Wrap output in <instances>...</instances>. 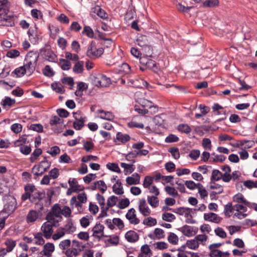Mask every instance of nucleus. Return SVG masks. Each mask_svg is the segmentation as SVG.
<instances>
[{
	"label": "nucleus",
	"instance_id": "obj_33",
	"mask_svg": "<svg viewBox=\"0 0 257 257\" xmlns=\"http://www.w3.org/2000/svg\"><path fill=\"white\" fill-rule=\"evenodd\" d=\"M60 66L63 70H68L71 68V63L67 59H60Z\"/></svg>",
	"mask_w": 257,
	"mask_h": 257
},
{
	"label": "nucleus",
	"instance_id": "obj_37",
	"mask_svg": "<svg viewBox=\"0 0 257 257\" xmlns=\"http://www.w3.org/2000/svg\"><path fill=\"white\" fill-rule=\"evenodd\" d=\"M186 245L189 248L195 250L198 247L199 242H198L194 238L193 239L187 240L186 242Z\"/></svg>",
	"mask_w": 257,
	"mask_h": 257
},
{
	"label": "nucleus",
	"instance_id": "obj_21",
	"mask_svg": "<svg viewBox=\"0 0 257 257\" xmlns=\"http://www.w3.org/2000/svg\"><path fill=\"white\" fill-rule=\"evenodd\" d=\"M97 112L100 114L99 117L102 119L112 120L114 118V116L110 111H105L103 110L99 109L97 110Z\"/></svg>",
	"mask_w": 257,
	"mask_h": 257
},
{
	"label": "nucleus",
	"instance_id": "obj_61",
	"mask_svg": "<svg viewBox=\"0 0 257 257\" xmlns=\"http://www.w3.org/2000/svg\"><path fill=\"white\" fill-rule=\"evenodd\" d=\"M168 240L170 243L176 244L178 241V237L176 234L171 232L168 237Z\"/></svg>",
	"mask_w": 257,
	"mask_h": 257
},
{
	"label": "nucleus",
	"instance_id": "obj_36",
	"mask_svg": "<svg viewBox=\"0 0 257 257\" xmlns=\"http://www.w3.org/2000/svg\"><path fill=\"white\" fill-rule=\"evenodd\" d=\"M42 151L40 148L36 149L34 150L33 153L31 154L30 158V161L31 162H34L42 154Z\"/></svg>",
	"mask_w": 257,
	"mask_h": 257
},
{
	"label": "nucleus",
	"instance_id": "obj_51",
	"mask_svg": "<svg viewBox=\"0 0 257 257\" xmlns=\"http://www.w3.org/2000/svg\"><path fill=\"white\" fill-rule=\"evenodd\" d=\"M36 239L35 243L38 245H43L45 243V240L43 238V234L41 232H38L34 235Z\"/></svg>",
	"mask_w": 257,
	"mask_h": 257
},
{
	"label": "nucleus",
	"instance_id": "obj_62",
	"mask_svg": "<svg viewBox=\"0 0 257 257\" xmlns=\"http://www.w3.org/2000/svg\"><path fill=\"white\" fill-rule=\"evenodd\" d=\"M31 148L30 145L27 146L24 145L23 146H21V148H20V152L25 155H29L31 152Z\"/></svg>",
	"mask_w": 257,
	"mask_h": 257
},
{
	"label": "nucleus",
	"instance_id": "obj_57",
	"mask_svg": "<svg viewBox=\"0 0 257 257\" xmlns=\"http://www.w3.org/2000/svg\"><path fill=\"white\" fill-rule=\"evenodd\" d=\"M43 73L44 75L48 77H51L54 75L53 70L49 65H46L45 67L43 70Z\"/></svg>",
	"mask_w": 257,
	"mask_h": 257
},
{
	"label": "nucleus",
	"instance_id": "obj_14",
	"mask_svg": "<svg viewBox=\"0 0 257 257\" xmlns=\"http://www.w3.org/2000/svg\"><path fill=\"white\" fill-rule=\"evenodd\" d=\"M154 234L150 233L148 235V237L152 239H160L165 237L164 231L162 229L157 228L154 231Z\"/></svg>",
	"mask_w": 257,
	"mask_h": 257
},
{
	"label": "nucleus",
	"instance_id": "obj_63",
	"mask_svg": "<svg viewBox=\"0 0 257 257\" xmlns=\"http://www.w3.org/2000/svg\"><path fill=\"white\" fill-rule=\"evenodd\" d=\"M65 254L67 257H73L78 255L79 252L76 248H73L67 249Z\"/></svg>",
	"mask_w": 257,
	"mask_h": 257
},
{
	"label": "nucleus",
	"instance_id": "obj_27",
	"mask_svg": "<svg viewBox=\"0 0 257 257\" xmlns=\"http://www.w3.org/2000/svg\"><path fill=\"white\" fill-rule=\"evenodd\" d=\"M84 62L82 61H78L74 65L73 68V71L75 73H82L83 71Z\"/></svg>",
	"mask_w": 257,
	"mask_h": 257
},
{
	"label": "nucleus",
	"instance_id": "obj_2",
	"mask_svg": "<svg viewBox=\"0 0 257 257\" xmlns=\"http://www.w3.org/2000/svg\"><path fill=\"white\" fill-rule=\"evenodd\" d=\"M51 162L47 160H43L38 164L35 165L32 168V172L37 176H42L47 172L51 166Z\"/></svg>",
	"mask_w": 257,
	"mask_h": 257
},
{
	"label": "nucleus",
	"instance_id": "obj_35",
	"mask_svg": "<svg viewBox=\"0 0 257 257\" xmlns=\"http://www.w3.org/2000/svg\"><path fill=\"white\" fill-rule=\"evenodd\" d=\"M63 119L60 118V117L54 115L50 119L49 123L51 126L56 125L57 124H62L63 123Z\"/></svg>",
	"mask_w": 257,
	"mask_h": 257
},
{
	"label": "nucleus",
	"instance_id": "obj_17",
	"mask_svg": "<svg viewBox=\"0 0 257 257\" xmlns=\"http://www.w3.org/2000/svg\"><path fill=\"white\" fill-rule=\"evenodd\" d=\"M181 231L184 235L188 237L192 236L197 232V231L193 229V227L187 225H184L181 228Z\"/></svg>",
	"mask_w": 257,
	"mask_h": 257
},
{
	"label": "nucleus",
	"instance_id": "obj_50",
	"mask_svg": "<svg viewBox=\"0 0 257 257\" xmlns=\"http://www.w3.org/2000/svg\"><path fill=\"white\" fill-rule=\"evenodd\" d=\"M153 180L154 178L153 177L150 176H146L143 184L144 187L145 188H150V186L153 182Z\"/></svg>",
	"mask_w": 257,
	"mask_h": 257
},
{
	"label": "nucleus",
	"instance_id": "obj_26",
	"mask_svg": "<svg viewBox=\"0 0 257 257\" xmlns=\"http://www.w3.org/2000/svg\"><path fill=\"white\" fill-rule=\"evenodd\" d=\"M130 139V136L127 134H123L121 132H118L116 134V140L122 144L128 142Z\"/></svg>",
	"mask_w": 257,
	"mask_h": 257
},
{
	"label": "nucleus",
	"instance_id": "obj_13",
	"mask_svg": "<svg viewBox=\"0 0 257 257\" xmlns=\"http://www.w3.org/2000/svg\"><path fill=\"white\" fill-rule=\"evenodd\" d=\"M45 197V192L44 191H39L37 189L31 195V202H34L37 200L42 201Z\"/></svg>",
	"mask_w": 257,
	"mask_h": 257
},
{
	"label": "nucleus",
	"instance_id": "obj_8",
	"mask_svg": "<svg viewBox=\"0 0 257 257\" xmlns=\"http://www.w3.org/2000/svg\"><path fill=\"white\" fill-rule=\"evenodd\" d=\"M139 210L144 216H148L151 213V211L148 206L145 199L140 200L139 202Z\"/></svg>",
	"mask_w": 257,
	"mask_h": 257
},
{
	"label": "nucleus",
	"instance_id": "obj_60",
	"mask_svg": "<svg viewBox=\"0 0 257 257\" xmlns=\"http://www.w3.org/2000/svg\"><path fill=\"white\" fill-rule=\"evenodd\" d=\"M11 129L14 133L18 134L22 131V125L18 123L13 124L11 126Z\"/></svg>",
	"mask_w": 257,
	"mask_h": 257
},
{
	"label": "nucleus",
	"instance_id": "obj_44",
	"mask_svg": "<svg viewBox=\"0 0 257 257\" xmlns=\"http://www.w3.org/2000/svg\"><path fill=\"white\" fill-rule=\"evenodd\" d=\"M82 34L85 35L90 38H92L94 37L93 31L89 26H85L84 27Z\"/></svg>",
	"mask_w": 257,
	"mask_h": 257
},
{
	"label": "nucleus",
	"instance_id": "obj_64",
	"mask_svg": "<svg viewBox=\"0 0 257 257\" xmlns=\"http://www.w3.org/2000/svg\"><path fill=\"white\" fill-rule=\"evenodd\" d=\"M209 256L210 257H222V252L218 249H209Z\"/></svg>",
	"mask_w": 257,
	"mask_h": 257
},
{
	"label": "nucleus",
	"instance_id": "obj_54",
	"mask_svg": "<svg viewBox=\"0 0 257 257\" xmlns=\"http://www.w3.org/2000/svg\"><path fill=\"white\" fill-rule=\"evenodd\" d=\"M165 190L167 194L173 197H176L178 195L177 191L174 187L168 186L165 188Z\"/></svg>",
	"mask_w": 257,
	"mask_h": 257
},
{
	"label": "nucleus",
	"instance_id": "obj_12",
	"mask_svg": "<svg viewBox=\"0 0 257 257\" xmlns=\"http://www.w3.org/2000/svg\"><path fill=\"white\" fill-rule=\"evenodd\" d=\"M204 219L206 221L218 223L220 222L222 218L219 217L217 214L210 212L209 213H204Z\"/></svg>",
	"mask_w": 257,
	"mask_h": 257
},
{
	"label": "nucleus",
	"instance_id": "obj_46",
	"mask_svg": "<svg viewBox=\"0 0 257 257\" xmlns=\"http://www.w3.org/2000/svg\"><path fill=\"white\" fill-rule=\"evenodd\" d=\"M162 219L167 222H172L176 219V217L173 214L165 212L162 214Z\"/></svg>",
	"mask_w": 257,
	"mask_h": 257
},
{
	"label": "nucleus",
	"instance_id": "obj_16",
	"mask_svg": "<svg viewBox=\"0 0 257 257\" xmlns=\"http://www.w3.org/2000/svg\"><path fill=\"white\" fill-rule=\"evenodd\" d=\"M1 23L2 25L7 27H12L15 25V21L13 17L6 15L1 17Z\"/></svg>",
	"mask_w": 257,
	"mask_h": 257
},
{
	"label": "nucleus",
	"instance_id": "obj_10",
	"mask_svg": "<svg viewBox=\"0 0 257 257\" xmlns=\"http://www.w3.org/2000/svg\"><path fill=\"white\" fill-rule=\"evenodd\" d=\"M52 227L51 224L48 222H45L42 225L41 230L43 232V235L46 238L49 239L52 236L53 232Z\"/></svg>",
	"mask_w": 257,
	"mask_h": 257
},
{
	"label": "nucleus",
	"instance_id": "obj_43",
	"mask_svg": "<svg viewBox=\"0 0 257 257\" xmlns=\"http://www.w3.org/2000/svg\"><path fill=\"white\" fill-rule=\"evenodd\" d=\"M198 193L202 198H204L208 196V193L205 188L200 183H198L197 188Z\"/></svg>",
	"mask_w": 257,
	"mask_h": 257
},
{
	"label": "nucleus",
	"instance_id": "obj_42",
	"mask_svg": "<svg viewBox=\"0 0 257 257\" xmlns=\"http://www.w3.org/2000/svg\"><path fill=\"white\" fill-rule=\"evenodd\" d=\"M24 190L25 192L31 195L37 190V188L33 184H27L25 185Z\"/></svg>",
	"mask_w": 257,
	"mask_h": 257
},
{
	"label": "nucleus",
	"instance_id": "obj_41",
	"mask_svg": "<svg viewBox=\"0 0 257 257\" xmlns=\"http://www.w3.org/2000/svg\"><path fill=\"white\" fill-rule=\"evenodd\" d=\"M131 71V67L130 65L126 63H123L119 67V72L121 74H127Z\"/></svg>",
	"mask_w": 257,
	"mask_h": 257
},
{
	"label": "nucleus",
	"instance_id": "obj_48",
	"mask_svg": "<svg viewBox=\"0 0 257 257\" xmlns=\"http://www.w3.org/2000/svg\"><path fill=\"white\" fill-rule=\"evenodd\" d=\"M178 129L179 132L186 134H189L191 131L190 127L187 124H179Z\"/></svg>",
	"mask_w": 257,
	"mask_h": 257
},
{
	"label": "nucleus",
	"instance_id": "obj_20",
	"mask_svg": "<svg viewBox=\"0 0 257 257\" xmlns=\"http://www.w3.org/2000/svg\"><path fill=\"white\" fill-rule=\"evenodd\" d=\"M39 58V54L37 51H31L28 52L26 56L25 61H31L37 64Z\"/></svg>",
	"mask_w": 257,
	"mask_h": 257
},
{
	"label": "nucleus",
	"instance_id": "obj_56",
	"mask_svg": "<svg viewBox=\"0 0 257 257\" xmlns=\"http://www.w3.org/2000/svg\"><path fill=\"white\" fill-rule=\"evenodd\" d=\"M15 102L16 101L15 99H12L9 97H6L2 104L4 107L6 106L11 107L14 104H15Z\"/></svg>",
	"mask_w": 257,
	"mask_h": 257
},
{
	"label": "nucleus",
	"instance_id": "obj_5",
	"mask_svg": "<svg viewBox=\"0 0 257 257\" xmlns=\"http://www.w3.org/2000/svg\"><path fill=\"white\" fill-rule=\"evenodd\" d=\"M104 227L103 225L100 223H96L92 229V236L98 240H100L102 237H107L104 234Z\"/></svg>",
	"mask_w": 257,
	"mask_h": 257
},
{
	"label": "nucleus",
	"instance_id": "obj_29",
	"mask_svg": "<svg viewBox=\"0 0 257 257\" xmlns=\"http://www.w3.org/2000/svg\"><path fill=\"white\" fill-rule=\"evenodd\" d=\"M52 89L56 92L63 94L65 92L64 87L60 82H55L51 84Z\"/></svg>",
	"mask_w": 257,
	"mask_h": 257
},
{
	"label": "nucleus",
	"instance_id": "obj_19",
	"mask_svg": "<svg viewBox=\"0 0 257 257\" xmlns=\"http://www.w3.org/2000/svg\"><path fill=\"white\" fill-rule=\"evenodd\" d=\"M91 13L96 14L98 17L102 19H105L107 18V14L101 9L100 7L97 6L92 8Z\"/></svg>",
	"mask_w": 257,
	"mask_h": 257
},
{
	"label": "nucleus",
	"instance_id": "obj_4",
	"mask_svg": "<svg viewBox=\"0 0 257 257\" xmlns=\"http://www.w3.org/2000/svg\"><path fill=\"white\" fill-rule=\"evenodd\" d=\"M62 210L58 204H55L50 212L46 216V219L47 221H51L53 219V217L61 218Z\"/></svg>",
	"mask_w": 257,
	"mask_h": 257
},
{
	"label": "nucleus",
	"instance_id": "obj_30",
	"mask_svg": "<svg viewBox=\"0 0 257 257\" xmlns=\"http://www.w3.org/2000/svg\"><path fill=\"white\" fill-rule=\"evenodd\" d=\"M120 166L124 169L125 175L128 173L131 174L135 170V168L133 164H128L125 163H121Z\"/></svg>",
	"mask_w": 257,
	"mask_h": 257
},
{
	"label": "nucleus",
	"instance_id": "obj_32",
	"mask_svg": "<svg viewBox=\"0 0 257 257\" xmlns=\"http://www.w3.org/2000/svg\"><path fill=\"white\" fill-rule=\"evenodd\" d=\"M29 40L32 43H36L38 41V36L33 30L29 29L27 32Z\"/></svg>",
	"mask_w": 257,
	"mask_h": 257
},
{
	"label": "nucleus",
	"instance_id": "obj_34",
	"mask_svg": "<svg viewBox=\"0 0 257 257\" xmlns=\"http://www.w3.org/2000/svg\"><path fill=\"white\" fill-rule=\"evenodd\" d=\"M233 210H234V206H232V203L228 202L224 206V213L226 216L229 217L231 216Z\"/></svg>",
	"mask_w": 257,
	"mask_h": 257
},
{
	"label": "nucleus",
	"instance_id": "obj_40",
	"mask_svg": "<svg viewBox=\"0 0 257 257\" xmlns=\"http://www.w3.org/2000/svg\"><path fill=\"white\" fill-rule=\"evenodd\" d=\"M86 119L75 120L73 122V127L76 130H80L84 125Z\"/></svg>",
	"mask_w": 257,
	"mask_h": 257
},
{
	"label": "nucleus",
	"instance_id": "obj_28",
	"mask_svg": "<svg viewBox=\"0 0 257 257\" xmlns=\"http://www.w3.org/2000/svg\"><path fill=\"white\" fill-rule=\"evenodd\" d=\"M25 63L24 64L23 67L24 69L26 70V72L31 73L33 72V71L35 69V67L36 66V63H34L31 62V61H25Z\"/></svg>",
	"mask_w": 257,
	"mask_h": 257
},
{
	"label": "nucleus",
	"instance_id": "obj_11",
	"mask_svg": "<svg viewBox=\"0 0 257 257\" xmlns=\"http://www.w3.org/2000/svg\"><path fill=\"white\" fill-rule=\"evenodd\" d=\"M141 104L144 108L147 107L150 109H152V110L150 111L151 114L155 113L158 111V107L157 105H155L152 101L147 99H142Z\"/></svg>",
	"mask_w": 257,
	"mask_h": 257
},
{
	"label": "nucleus",
	"instance_id": "obj_58",
	"mask_svg": "<svg viewBox=\"0 0 257 257\" xmlns=\"http://www.w3.org/2000/svg\"><path fill=\"white\" fill-rule=\"evenodd\" d=\"M20 55V52L16 49H12L7 52L6 56L11 58H15Z\"/></svg>",
	"mask_w": 257,
	"mask_h": 257
},
{
	"label": "nucleus",
	"instance_id": "obj_9",
	"mask_svg": "<svg viewBox=\"0 0 257 257\" xmlns=\"http://www.w3.org/2000/svg\"><path fill=\"white\" fill-rule=\"evenodd\" d=\"M125 217L129 220L131 224L136 225L139 224L140 222V219L137 217L136 210L133 208L128 210L125 215Z\"/></svg>",
	"mask_w": 257,
	"mask_h": 257
},
{
	"label": "nucleus",
	"instance_id": "obj_18",
	"mask_svg": "<svg viewBox=\"0 0 257 257\" xmlns=\"http://www.w3.org/2000/svg\"><path fill=\"white\" fill-rule=\"evenodd\" d=\"M125 238L130 242H135L139 240V236L135 231L130 230L125 233Z\"/></svg>",
	"mask_w": 257,
	"mask_h": 257
},
{
	"label": "nucleus",
	"instance_id": "obj_49",
	"mask_svg": "<svg viewBox=\"0 0 257 257\" xmlns=\"http://www.w3.org/2000/svg\"><path fill=\"white\" fill-rule=\"evenodd\" d=\"M89 218H92V217L91 216H86L80 219V223L82 227L86 228L89 225Z\"/></svg>",
	"mask_w": 257,
	"mask_h": 257
},
{
	"label": "nucleus",
	"instance_id": "obj_15",
	"mask_svg": "<svg viewBox=\"0 0 257 257\" xmlns=\"http://www.w3.org/2000/svg\"><path fill=\"white\" fill-rule=\"evenodd\" d=\"M39 213L35 210H30L26 217L27 222L28 223H32L36 221L39 217Z\"/></svg>",
	"mask_w": 257,
	"mask_h": 257
},
{
	"label": "nucleus",
	"instance_id": "obj_53",
	"mask_svg": "<svg viewBox=\"0 0 257 257\" xmlns=\"http://www.w3.org/2000/svg\"><path fill=\"white\" fill-rule=\"evenodd\" d=\"M106 167L107 169H108L109 170L113 171V172H117V173H121V171L118 166V165L117 164H115V163H108L107 165H106Z\"/></svg>",
	"mask_w": 257,
	"mask_h": 257
},
{
	"label": "nucleus",
	"instance_id": "obj_45",
	"mask_svg": "<svg viewBox=\"0 0 257 257\" xmlns=\"http://www.w3.org/2000/svg\"><path fill=\"white\" fill-rule=\"evenodd\" d=\"M146 65L148 68H150L155 72H157L159 69L157 66L156 62L153 60H149L146 63Z\"/></svg>",
	"mask_w": 257,
	"mask_h": 257
},
{
	"label": "nucleus",
	"instance_id": "obj_38",
	"mask_svg": "<svg viewBox=\"0 0 257 257\" xmlns=\"http://www.w3.org/2000/svg\"><path fill=\"white\" fill-rule=\"evenodd\" d=\"M5 244L7 246V251L8 252H11L16 246V242L11 239H8L5 242Z\"/></svg>",
	"mask_w": 257,
	"mask_h": 257
},
{
	"label": "nucleus",
	"instance_id": "obj_55",
	"mask_svg": "<svg viewBox=\"0 0 257 257\" xmlns=\"http://www.w3.org/2000/svg\"><path fill=\"white\" fill-rule=\"evenodd\" d=\"M96 184H97L98 189L103 194L107 190V186L102 180H99L96 182Z\"/></svg>",
	"mask_w": 257,
	"mask_h": 257
},
{
	"label": "nucleus",
	"instance_id": "obj_7",
	"mask_svg": "<svg viewBox=\"0 0 257 257\" xmlns=\"http://www.w3.org/2000/svg\"><path fill=\"white\" fill-rule=\"evenodd\" d=\"M147 37L145 36H140L137 39L138 42V44L140 46H145L144 49L146 53V55L147 57H152L153 55L152 48L151 47L147 46L146 43L147 41Z\"/></svg>",
	"mask_w": 257,
	"mask_h": 257
},
{
	"label": "nucleus",
	"instance_id": "obj_52",
	"mask_svg": "<svg viewBox=\"0 0 257 257\" xmlns=\"http://www.w3.org/2000/svg\"><path fill=\"white\" fill-rule=\"evenodd\" d=\"M118 198L115 196L113 195L109 197L107 200V207L109 208L114 206Z\"/></svg>",
	"mask_w": 257,
	"mask_h": 257
},
{
	"label": "nucleus",
	"instance_id": "obj_47",
	"mask_svg": "<svg viewBox=\"0 0 257 257\" xmlns=\"http://www.w3.org/2000/svg\"><path fill=\"white\" fill-rule=\"evenodd\" d=\"M143 224L148 226H154L157 224V220L151 217L145 218L143 220Z\"/></svg>",
	"mask_w": 257,
	"mask_h": 257
},
{
	"label": "nucleus",
	"instance_id": "obj_23",
	"mask_svg": "<svg viewBox=\"0 0 257 257\" xmlns=\"http://www.w3.org/2000/svg\"><path fill=\"white\" fill-rule=\"evenodd\" d=\"M112 190L117 195H122L123 194V187L119 179L117 180L116 183L113 185Z\"/></svg>",
	"mask_w": 257,
	"mask_h": 257
},
{
	"label": "nucleus",
	"instance_id": "obj_25",
	"mask_svg": "<svg viewBox=\"0 0 257 257\" xmlns=\"http://www.w3.org/2000/svg\"><path fill=\"white\" fill-rule=\"evenodd\" d=\"M233 201L234 202L242 203L245 205H248L249 202H248L244 198L243 195L241 193H237L233 197Z\"/></svg>",
	"mask_w": 257,
	"mask_h": 257
},
{
	"label": "nucleus",
	"instance_id": "obj_22",
	"mask_svg": "<svg viewBox=\"0 0 257 257\" xmlns=\"http://www.w3.org/2000/svg\"><path fill=\"white\" fill-rule=\"evenodd\" d=\"M140 176L138 173H134L132 176L126 179V182L128 185L138 184L140 183Z\"/></svg>",
	"mask_w": 257,
	"mask_h": 257
},
{
	"label": "nucleus",
	"instance_id": "obj_39",
	"mask_svg": "<svg viewBox=\"0 0 257 257\" xmlns=\"http://www.w3.org/2000/svg\"><path fill=\"white\" fill-rule=\"evenodd\" d=\"M157 196L156 195L148 196V202L149 203V204L153 207H156L159 204V200Z\"/></svg>",
	"mask_w": 257,
	"mask_h": 257
},
{
	"label": "nucleus",
	"instance_id": "obj_1",
	"mask_svg": "<svg viewBox=\"0 0 257 257\" xmlns=\"http://www.w3.org/2000/svg\"><path fill=\"white\" fill-rule=\"evenodd\" d=\"M103 52L104 49L102 48H97L96 42L92 41L88 46L86 55L91 59H95L101 56Z\"/></svg>",
	"mask_w": 257,
	"mask_h": 257
},
{
	"label": "nucleus",
	"instance_id": "obj_59",
	"mask_svg": "<svg viewBox=\"0 0 257 257\" xmlns=\"http://www.w3.org/2000/svg\"><path fill=\"white\" fill-rule=\"evenodd\" d=\"M65 231L62 228L57 230L56 232L52 235V238L55 240H58L65 235Z\"/></svg>",
	"mask_w": 257,
	"mask_h": 257
},
{
	"label": "nucleus",
	"instance_id": "obj_6",
	"mask_svg": "<svg viewBox=\"0 0 257 257\" xmlns=\"http://www.w3.org/2000/svg\"><path fill=\"white\" fill-rule=\"evenodd\" d=\"M41 53L44 56L45 59L49 62H55L57 56L50 48H43L40 50Z\"/></svg>",
	"mask_w": 257,
	"mask_h": 257
},
{
	"label": "nucleus",
	"instance_id": "obj_24",
	"mask_svg": "<svg viewBox=\"0 0 257 257\" xmlns=\"http://www.w3.org/2000/svg\"><path fill=\"white\" fill-rule=\"evenodd\" d=\"M62 229L65 232L70 233L76 230V227L74 226L72 219H69L67 223L62 227Z\"/></svg>",
	"mask_w": 257,
	"mask_h": 257
},
{
	"label": "nucleus",
	"instance_id": "obj_3",
	"mask_svg": "<svg viewBox=\"0 0 257 257\" xmlns=\"http://www.w3.org/2000/svg\"><path fill=\"white\" fill-rule=\"evenodd\" d=\"M94 83L96 86L106 87L111 84L110 79L103 75L96 77L94 80Z\"/></svg>",
	"mask_w": 257,
	"mask_h": 257
},
{
	"label": "nucleus",
	"instance_id": "obj_31",
	"mask_svg": "<svg viewBox=\"0 0 257 257\" xmlns=\"http://www.w3.org/2000/svg\"><path fill=\"white\" fill-rule=\"evenodd\" d=\"M222 177V173L218 170L214 169L212 172L211 177V182L217 181L220 180Z\"/></svg>",
	"mask_w": 257,
	"mask_h": 257
}]
</instances>
